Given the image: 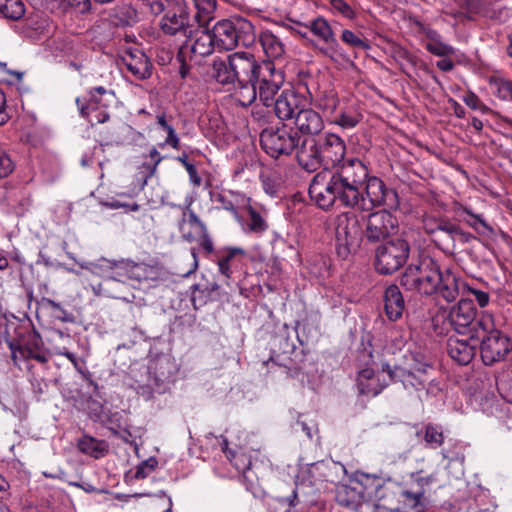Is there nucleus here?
<instances>
[{"instance_id": "obj_9", "label": "nucleus", "mask_w": 512, "mask_h": 512, "mask_svg": "<svg viewBox=\"0 0 512 512\" xmlns=\"http://www.w3.org/2000/svg\"><path fill=\"white\" fill-rule=\"evenodd\" d=\"M385 206L393 209L398 206V195L395 190L386 187L376 176L367 177L363 188L359 189L358 199L351 203L352 209L371 211L375 207Z\"/></svg>"}, {"instance_id": "obj_29", "label": "nucleus", "mask_w": 512, "mask_h": 512, "mask_svg": "<svg viewBox=\"0 0 512 512\" xmlns=\"http://www.w3.org/2000/svg\"><path fill=\"white\" fill-rule=\"evenodd\" d=\"M298 131L306 135H318L324 128L321 115L311 108H302L294 118Z\"/></svg>"}, {"instance_id": "obj_4", "label": "nucleus", "mask_w": 512, "mask_h": 512, "mask_svg": "<svg viewBox=\"0 0 512 512\" xmlns=\"http://www.w3.org/2000/svg\"><path fill=\"white\" fill-rule=\"evenodd\" d=\"M431 365L425 357L418 353L407 351L402 359L394 366L385 363L382 371L387 372L393 383H399L408 394H417L426 390L429 382Z\"/></svg>"}, {"instance_id": "obj_60", "label": "nucleus", "mask_w": 512, "mask_h": 512, "mask_svg": "<svg viewBox=\"0 0 512 512\" xmlns=\"http://www.w3.org/2000/svg\"><path fill=\"white\" fill-rule=\"evenodd\" d=\"M109 109L110 107H103L102 105H100V107L94 112L93 116L89 117L87 121L92 126L107 122L110 118Z\"/></svg>"}, {"instance_id": "obj_22", "label": "nucleus", "mask_w": 512, "mask_h": 512, "mask_svg": "<svg viewBox=\"0 0 512 512\" xmlns=\"http://www.w3.org/2000/svg\"><path fill=\"white\" fill-rule=\"evenodd\" d=\"M247 252L241 247L225 246L215 252L218 272L226 280L231 279L234 271L238 270L246 258Z\"/></svg>"}, {"instance_id": "obj_30", "label": "nucleus", "mask_w": 512, "mask_h": 512, "mask_svg": "<svg viewBox=\"0 0 512 512\" xmlns=\"http://www.w3.org/2000/svg\"><path fill=\"white\" fill-rule=\"evenodd\" d=\"M387 386L385 381L371 368H365L358 372L357 388L361 395L375 397Z\"/></svg>"}, {"instance_id": "obj_46", "label": "nucleus", "mask_w": 512, "mask_h": 512, "mask_svg": "<svg viewBox=\"0 0 512 512\" xmlns=\"http://www.w3.org/2000/svg\"><path fill=\"white\" fill-rule=\"evenodd\" d=\"M424 440L431 448H438L444 442L443 431L440 426L427 424L425 426Z\"/></svg>"}, {"instance_id": "obj_43", "label": "nucleus", "mask_w": 512, "mask_h": 512, "mask_svg": "<svg viewBox=\"0 0 512 512\" xmlns=\"http://www.w3.org/2000/svg\"><path fill=\"white\" fill-rule=\"evenodd\" d=\"M458 5L465 11L469 20H474L476 16L482 15L486 10L485 0H456Z\"/></svg>"}, {"instance_id": "obj_55", "label": "nucleus", "mask_w": 512, "mask_h": 512, "mask_svg": "<svg viewBox=\"0 0 512 512\" xmlns=\"http://www.w3.org/2000/svg\"><path fill=\"white\" fill-rule=\"evenodd\" d=\"M126 269L128 280H138L145 278L146 267L144 264L135 263L131 260H126Z\"/></svg>"}, {"instance_id": "obj_20", "label": "nucleus", "mask_w": 512, "mask_h": 512, "mask_svg": "<svg viewBox=\"0 0 512 512\" xmlns=\"http://www.w3.org/2000/svg\"><path fill=\"white\" fill-rule=\"evenodd\" d=\"M115 98V93L112 90H107L103 86H97L90 88L87 91V96L77 97L75 103L80 116L87 120L93 116L100 105L111 107L115 102Z\"/></svg>"}, {"instance_id": "obj_38", "label": "nucleus", "mask_w": 512, "mask_h": 512, "mask_svg": "<svg viewBox=\"0 0 512 512\" xmlns=\"http://www.w3.org/2000/svg\"><path fill=\"white\" fill-rule=\"evenodd\" d=\"M383 488L384 489L380 492V494H383V500L381 502H376L375 505L377 507H383L390 512H402L399 506H392L393 501L400 490L399 484L393 482L391 479H383Z\"/></svg>"}, {"instance_id": "obj_64", "label": "nucleus", "mask_w": 512, "mask_h": 512, "mask_svg": "<svg viewBox=\"0 0 512 512\" xmlns=\"http://www.w3.org/2000/svg\"><path fill=\"white\" fill-rule=\"evenodd\" d=\"M163 130L167 133L164 144L169 145L174 149H178L180 146V139L173 126L169 123Z\"/></svg>"}, {"instance_id": "obj_1", "label": "nucleus", "mask_w": 512, "mask_h": 512, "mask_svg": "<svg viewBox=\"0 0 512 512\" xmlns=\"http://www.w3.org/2000/svg\"><path fill=\"white\" fill-rule=\"evenodd\" d=\"M195 14L190 15L187 0H152L148 3L151 14L164 13L160 28L164 34L176 36L178 33H191L195 28H209L215 18L216 0H192Z\"/></svg>"}, {"instance_id": "obj_62", "label": "nucleus", "mask_w": 512, "mask_h": 512, "mask_svg": "<svg viewBox=\"0 0 512 512\" xmlns=\"http://www.w3.org/2000/svg\"><path fill=\"white\" fill-rule=\"evenodd\" d=\"M14 169V164L4 151L0 150V178L8 176Z\"/></svg>"}, {"instance_id": "obj_2", "label": "nucleus", "mask_w": 512, "mask_h": 512, "mask_svg": "<svg viewBox=\"0 0 512 512\" xmlns=\"http://www.w3.org/2000/svg\"><path fill=\"white\" fill-rule=\"evenodd\" d=\"M400 283L409 291L422 295L438 294L447 302H453L459 295L458 277L450 269L442 271L439 264L426 257L418 264L409 265Z\"/></svg>"}, {"instance_id": "obj_24", "label": "nucleus", "mask_w": 512, "mask_h": 512, "mask_svg": "<svg viewBox=\"0 0 512 512\" xmlns=\"http://www.w3.org/2000/svg\"><path fill=\"white\" fill-rule=\"evenodd\" d=\"M126 280H128L126 260L122 259L120 261H113L109 278L98 284V286L95 288V292L98 295L107 297L118 299L123 298L120 293L113 292L112 288L114 285H123Z\"/></svg>"}, {"instance_id": "obj_40", "label": "nucleus", "mask_w": 512, "mask_h": 512, "mask_svg": "<svg viewBox=\"0 0 512 512\" xmlns=\"http://www.w3.org/2000/svg\"><path fill=\"white\" fill-rule=\"evenodd\" d=\"M338 104V96L333 90L322 91L316 98V106L327 114L334 113Z\"/></svg>"}, {"instance_id": "obj_53", "label": "nucleus", "mask_w": 512, "mask_h": 512, "mask_svg": "<svg viewBox=\"0 0 512 512\" xmlns=\"http://www.w3.org/2000/svg\"><path fill=\"white\" fill-rule=\"evenodd\" d=\"M361 116L358 113L341 112L337 115L333 122L343 129H352L360 122Z\"/></svg>"}, {"instance_id": "obj_31", "label": "nucleus", "mask_w": 512, "mask_h": 512, "mask_svg": "<svg viewBox=\"0 0 512 512\" xmlns=\"http://www.w3.org/2000/svg\"><path fill=\"white\" fill-rule=\"evenodd\" d=\"M122 61L137 79L144 80L152 74V64L142 51L128 52L122 57Z\"/></svg>"}, {"instance_id": "obj_3", "label": "nucleus", "mask_w": 512, "mask_h": 512, "mask_svg": "<svg viewBox=\"0 0 512 512\" xmlns=\"http://www.w3.org/2000/svg\"><path fill=\"white\" fill-rule=\"evenodd\" d=\"M297 161L307 172L333 171L346 159V144L334 134L325 133L317 137H307L302 140L297 149Z\"/></svg>"}, {"instance_id": "obj_35", "label": "nucleus", "mask_w": 512, "mask_h": 512, "mask_svg": "<svg viewBox=\"0 0 512 512\" xmlns=\"http://www.w3.org/2000/svg\"><path fill=\"white\" fill-rule=\"evenodd\" d=\"M336 501L339 505L357 511L364 503L361 490L355 486L341 484L336 488Z\"/></svg>"}, {"instance_id": "obj_36", "label": "nucleus", "mask_w": 512, "mask_h": 512, "mask_svg": "<svg viewBox=\"0 0 512 512\" xmlns=\"http://www.w3.org/2000/svg\"><path fill=\"white\" fill-rule=\"evenodd\" d=\"M259 41L266 54L271 60L281 59L285 54V45L281 39L270 30L262 31Z\"/></svg>"}, {"instance_id": "obj_45", "label": "nucleus", "mask_w": 512, "mask_h": 512, "mask_svg": "<svg viewBox=\"0 0 512 512\" xmlns=\"http://www.w3.org/2000/svg\"><path fill=\"white\" fill-rule=\"evenodd\" d=\"M447 217L424 215L422 219L424 231L432 237V241L435 242L438 233L440 232L442 225L444 224Z\"/></svg>"}, {"instance_id": "obj_13", "label": "nucleus", "mask_w": 512, "mask_h": 512, "mask_svg": "<svg viewBox=\"0 0 512 512\" xmlns=\"http://www.w3.org/2000/svg\"><path fill=\"white\" fill-rule=\"evenodd\" d=\"M300 144L297 131L286 126L268 127L260 133V145L272 158L290 155Z\"/></svg>"}, {"instance_id": "obj_33", "label": "nucleus", "mask_w": 512, "mask_h": 512, "mask_svg": "<svg viewBox=\"0 0 512 512\" xmlns=\"http://www.w3.org/2000/svg\"><path fill=\"white\" fill-rule=\"evenodd\" d=\"M227 440H224L223 450L226 453L227 458L235 469L242 474V478L250 486H253L257 480V476L251 471V459L250 457L241 451H231L227 449Z\"/></svg>"}, {"instance_id": "obj_16", "label": "nucleus", "mask_w": 512, "mask_h": 512, "mask_svg": "<svg viewBox=\"0 0 512 512\" xmlns=\"http://www.w3.org/2000/svg\"><path fill=\"white\" fill-rule=\"evenodd\" d=\"M305 27L325 44L324 47L319 49L324 56L335 62L348 60L346 53L338 43L335 33L327 19L322 16H318L305 24Z\"/></svg>"}, {"instance_id": "obj_5", "label": "nucleus", "mask_w": 512, "mask_h": 512, "mask_svg": "<svg viewBox=\"0 0 512 512\" xmlns=\"http://www.w3.org/2000/svg\"><path fill=\"white\" fill-rule=\"evenodd\" d=\"M253 55L245 52L233 53L227 57H215L207 69V76L228 89L235 83L249 80L248 73L252 72Z\"/></svg>"}, {"instance_id": "obj_48", "label": "nucleus", "mask_w": 512, "mask_h": 512, "mask_svg": "<svg viewBox=\"0 0 512 512\" xmlns=\"http://www.w3.org/2000/svg\"><path fill=\"white\" fill-rule=\"evenodd\" d=\"M248 212L250 216L249 223L247 224L248 230L256 234L265 232L268 229V225L260 213L251 206L248 207Z\"/></svg>"}, {"instance_id": "obj_23", "label": "nucleus", "mask_w": 512, "mask_h": 512, "mask_svg": "<svg viewBox=\"0 0 512 512\" xmlns=\"http://www.w3.org/2000/svg\"><path fill=\"white\" fill-rule=\"evenodd\" d=\"M172 207L181 210V219L178 222V229L181 237L187 242H193L197 239V235L205 233L207 226L198 217V215L191 209L190 205L181 206L171 204Z\"/></svg>"}, {"instance_id": "obj_14", "label": "nucleus", "mask_w": 512, "mask_h": 512, "mask_svg": "<svg viewBox=\"0 0 512 512\" xmlns=\"http://www.w3.org/2000/svg\"><path fill=\"white\" fill-rule=\"evenodd\" d=\"M184 41L179 47L178 59L199 63L216 48L209 28H195L191 33H178Z\"/></svg>"}, {"instance_id": "obj_44", "label": "nucleus", "mask_w": 512, "mask_h": 512, "mask_svg": "<svg viewBox=\"0 0 512 512\" xmlns=\"http://www.w3.org/2000/svg\"><path fill=\"white\" fill-rule=\"evenodd\" d=\"M238 84V91H237V97L240 105L242 106H249L251 105L258 97L257 90L255 88V85H253L252 82H246V83H237Z\"/></svg>"}, {"instance_id": "obj_47", "label": "nucleus", "mask_w": 512, "mask_h": 512, "mask_svg": "<svg viewBox=\"0 0 512 512\" xmlns=\"http://www.w3.org/2000/svg\"><path fill=\"white\" fill-rule=\"evenodd\" d=\"M191 288L193 290L192 295H191V301H192L194 307H196L198 298H201L202 295L205 297L211 295L213 292H215L219 289V285L215 281H212V282L206 281L205 283H197V284L193 285Z\"/></svg>"}, {"instance_id": "obj_17", "label": "nucleus", "mask_w": 512, "mask_h": 512, "mask_svg": "<svg viewBox=\"0 0 512 512\" xmlns=\"http://www.w3.org/2000/svg\"><path fill=\"white\" fill-rule=\"evenodd\" d=\"M398 220L386 209L370 213L365 221L363 238L369 243H377L386 240L396 234Z\"/></svg>"}, {"instance_id": "obj_59", "label": "nucleus", "mask_w": 512, "mask_h": 512, "mask_svg": "<svg viewBox=\"0 0 512 512\" xmlns=\"http://www.w3.org/2000/svg\"><path fill=\"white\" fill-rule=\"evenodd\" d=\"M463 102L473 110H477L482 113H487L489 111V108L480 100L476 94L472 92H469L463 96Z\"/></svg>"}, {"instance_id": "obj_18", "label": "nucleus", "mask_w": 512, "mask_h": 512, "mask_svg": "<svg viewBox=\"0 0 512 512\" xmlns=\"http://www.w3.org/2000/svg\"><path fill=\"white\" fill-rule=\"evenodd\" d=\"M447 319L457 333L467 334L470 339H474L478 330L479 316L472 300L461 299L451 307Z\"/></svg>"}, {"instance_id": "obj_21", "label": "nucleus", "mask_w": 512, "mask_h": 512, "mask_svg": "<svg viewBox=\"0 0 512 512\" xmlns=\"http://www.w3.org/2000/svg\"><path fill=\"white\" fill-rule=\"evenodd\" d=\"M175 366L168 356H161L154 360L148 368L151 392L163 393L166 385L174 375Z\"/></svg>"}, {"instance_id": "obj_15", "label": "nucleus", "mask_w": 512, "mask_h": 512, "mask_svg": "<svg viewBox=\"0 0 512 512\" xmlns=\"http://www.w3.org/2000/svg\"><path fill=\"white\" fill-rule=\"evenodd\" d=\"M410 254L409 243L402 238L387 241L376 249L375 267L384 275L398 271L407 262Z\"/></svg>"}, {"instance_id": "obj_54", "label": "nucleus", "mask_w": 512, "mask_h": 512, "mask_svg": "<svg viewBox=\"0 0 512 512\" xmlns=\"http://www.w3.org/2000/svg\"><path fill=\"white\" fill-rule=\"evenodd\" d=\"M398 494L408 502L411 508H416L421 504L422 498L424 497L425 494V490L418 489L416 491H409L400 488Z\"/></svg>"}, {"instance_id": "obj_6", "label": "nucleus", "mask_w": 512, "mask_h": 512, "mask_svg": "<svg viewBox=\"0 0 512 512\" xmlns=\"http://www.w3.org/2000/svg\"><path fill=\"white\" fill-rule=\"evenodd\" d=\"M478 330L473 340L481 338L480 352L485 365L502 361L512 349L510 339L495 328L493 316L479 315Z\"/></svg>"}, {"instance_id": "obj_57", "label": "nucleus", "mask_w": 512, "mask_h": 512, "mask_svg": "<svg viewBox=\"0 0 512 512\" xmlns=\"http://www.w3.org/2000/svg\"><path fill=\"white\" fill-rule=\"evenodd\" d=\"M157 460L153 457L141 462L135 472V478L144 479L149 476L157 467Z\"/></svg>"}, {"instance_id": "obj_41", "label": "nucleus", "mask_w": 512, "mask_h": 512, "mask_svg": "<svg viewBox=\"0 0 512 512\" xmlns=\"http://www.w3.org/2000/svg\"><path fill=\"white\" fill-rule=\"evenodd\" d=\"M216 201L221 204V207L230 213L236 218L239 219V202H244L245 198L239 194L229 192V195L219 194L216 198Z\"/></svg>"}, {"instance_id": "obj_51", "label": "nucleus", "mask_w": 512, "mask_h": 512, "mask_svg": "<svg viewBox=\"0 0 512 512\" xmlns=\"http://www.w3.org/2000/svg\"><path fill=\"white\" fill-rule=\"evenodd\" d=\"M39 342H40V339L37 337H34L32 343H28L23 348L22 353L27 358L34 359L39 363H45L48 361V358L43 351L39 350V348H38Z\"/></svg>"}, {"instance_id": "obj_42", "label": "nucleus", "mask_w": 512, "mask_h": 512, "mask_svg": "<svg viewBox=\"0 0 512 512\" xmlns=\"http://www.w3.org/2000/svg\"><path fill=\"white\" fill-rule=\"evenodd\" d=\"M112 264H113V261L103 258L97 262H92V261L83 262L80 264V266H81V268L102 277L103 281H104L109 278Z\"/></svg>"}, {"instance_id": "obj_19", "label": "nucleus", "mask_w": 512, "mask_h": 512, "mask_svg": "<svg viewBox=\"0 0 512 512\" xmlns=\"http://www.w3.org/2000/svg\"><path fill=\"white\" fill-rule=\"evenodd\" d=\"M476 239V236L446 218L434 244L446 255H455L460 246L469 244Z\"/></svg>"}, {"instance_id": "obj_10", "label": "nucleus", "mask_w": 512, "mask_h": 512, "mask_svg": "<svg viewBox=\"0 0 512 512\" xmlns=\"http://www.w3.org/2000/svg\"><path fill=\"white\" fill-rule=\"evenodd\" d=\"M252 72L248 73L249 80L252 82L258 93V98L266 107L272 106L274 98L284 83V75L277 70L272 62L258 64L253 57Z\"/></svg>"}, {"instance_id": "obj_27", "label": "nucleus", "mask_w": 512, "mask_h": 512, "mask_svg": "<svg viewBox=\"0 0 512 512\" xmlns=\"http://www.w3.org/2000/svg\"><path fill=\"white\" fill-rule=\"evenodd\" d=\"M383 301L385 314L390 321H397L403 316L406 303L397 285L392 284L385 289Z\"/></svg>"}, {"instance_id": "obj_39", "label": "nucleus", "mask_w": 512, "mask_h": 512, "mask_svg": "<svg viewBox=\"0 0 512 512\" xmlns=\"http://www.w3.org/2000/svg\"><path fill=\"white\" fill-rule=\"evenodd\" d=\"M25 11L22 0H0V14L6 19L20 20L25 15Z\"/></svg>"}, {"instance_id": "obj_32", "label": "nucleus", "mask_w": 512, "mask_h": 512, "mask_svg": "<svg viewBox=\"0 0 512 512\" xmlns=\"http://www.w3.org/2000/svg\"><path fill=\"white\" fill-rule=\"evenodd\" d=\"M448 355L460 365H467L476 353V344H471L467 339L450 337L447 340Z\"/></svg>"}, {"instance_id": "obj_63", "label": "nucleus", "mask_w": 512, "mask_h": 512, "mask_svg": "<svg viewBox=\"0 0 512 512\" xmlns=\"http://www.w3.org/2000/svg\"><path fill=\"white\" fill-rule=\"evenodd\" d=\"M199 238L200 246L206 254H212L215 256L216 250L214 249L213 241L208 233V229L205 230V233H200L197 235Z\"/></svg>"}, {"instance_id": "obj_52", "label": "nucleus", "mask_w": 512, "mask_h": 512, "mask_svg": "<svg viewBox=\"0 0 512 512\" xmlns=\"http://www.w3.org/2000/svg\"><path fill=\"white\" fill-rule=\"evenodd\" d=\"M341 40L345 44H347L353 48H358L361 50H369L370 49V44L367 41L363 40L356 33H354L351 30H348V29H344L342 31Z\"/></svg>"}, {"instance_id": "obj_61", "label": "nucleus", "mask_w": 512, "mask_h": 512, "mask_svg": "<svg viewBox=\"0 0 512 512\" xmlns=\"http://www.w3.org/2000/svg\"><path fill=\"white\" fill-rule=\"evenodd\" d=\"M65 4L80 14L88 13L91 10V0H64Z\"/></svg>"}, {"instance_id": "obj_12", "label": "nucleus", "mask_w": 512, "mask_h": 512, "mask_svg": "<svg viewBox=\"0 0 512 512\" xmlns=\"http://www.w3.org/2000/svg\"><path fill=\"white\" fill-rule=\"evenodd\" d=\"M335 236L337 253L340 257L346 258L351 252L357 250L363 238V231L354 211H346L337 215Z\"/></svg>"}, {"instance_id": "obj_26", "label": "nucleus", "mask_w": 512, "mask_h": 512, "mask_svg": "<svg viewBox=\"0 0 512 512\" xmlns=\"http://www.w3.org/2000/svg\"><path fill=\"white\" fill-rule=\"evenodd\" d=\"M383 479L380 476L358 473L354 480L361 490L364 502H381L383 500V494H380L383 490Z\"/></svg>"}, {"instance_id": "obj_28", "label": "nucleus", "mask_w": 512, "mask_h": 512, "mask_svg": "<svg viewBox=\"0 0 512 512\" xmlns=\"http://www.w3.org/2000/svg\"><path fill=\"white\" fill-rule=\"evenodd\" d=\"M300 98L290 90H284L280 96L273 101L275 115L280 120L294 119L300 111Z\"/></svg>"}, {"instance_id": "obj_37", "label": "nucleus", "mask_w": 512, "mask_h": 512, "mask_svg": "<svg viewBox=\"0 0 512 512\" xmlns=\"http://www.w3.org/2000/svg\"><path fill=\"white\" fill-rule=\"evenodd\" d=\"M78 449L95 459L104 457L109 450L108 443L104 440H99L94 437L84 435L77 443Z\"/></svg>"}, {"instance_id": "obj_50", "label": "nucleus", "mask_w": 512, "mask_h": 512, "mask_svg": "<svg viewBox=\"0 0 512 512\" xmlns=\"http://www.w3.org/2000/svg\"><path fill=\"white\" fill-rule=\"evenodd\" d=\"M425 48L428 52L438 57L454 55L456 52L454 47L443 42L442 39H439L432 43H425Z\"/></svg>"}, {"instance_id": "obj_11", "label": "nucleus", "mask_w": 512, "mask_h": 512, "mask_svg": "<svg viewBox=\"0 0 512 512\" xmlns=\"http://www.w3.org/2000/svg\"><path fill=\"white\" fill-rule=\"evenodd\" d=\"M331 172L353 202L358 199L359 189L363 188L370 173L368 165L357 157L346 158Z\"/></svg>"}, {"instance_id": "obj_34", "label": "nucleus", "mask_w": 512, "mask_h": 512, "mask_svg": "<svg viewBox=\"0 0 512 512\" xmlns=\"http://www.w3.org/2000/svg\"><path fill=\"white\" fill-rule=\"evenodd\" d=\"M455 212L458 215H461V213L466 214L467 218H463V222L476 233L487 237L494 235L495 231L493 227L486 221L482 214H475L469 207L461 204H457Z\"/></svg>"}, {"instance_id": "obj_58", "label": "nucleus", "mask_w": 512, "mask_h": 512, "mask_svg": "<svg viewBox=\"0 0 512 512\" xmlns=\"http://www.w3.org/2000/svg\"><path fill=\"white\" fill-rule=\"evenodd\" d=\"M441 454L443 459H446L448 461V466L451 465L453 462H457L460 465H463L465 460L462 447L459 445H455L453 450L443 449L441 451Z\"/></svg>"}, {"instance_id": "obj_7", "label": "nucleus", "mask_w": 512, "mask_h": 512, "mask_svg": "<svg viewBox=\"0 0 512 512\" xmlns=\"http://www.w3.org/2000/svg\"><path fill=\"white\" fill-rule=\"evenodd\" d=\"M310 198L318 207L328 210L335 203L351 208L352 199L337 181L331 171L317 173L309 186Z\"/></svg>"}, {"instance_id": "obj_25", "label": "nucleus", "mask_w": 512, "mask_h": 512, "mask_svg": "<svg viewBox=\"0 0 512 512\" xmlns=\"http://www.w3.org/2000/svg\"><path fill=\"white\" fill-rule=\"evenodd\" d=\"M383 479L380 476L358 473L354 480L361 490L364 502H381L383 500V494H380L383 490Z\"/></svg>"}, {"instance_id": "obj_49", "label": "nucleus", "mask_w": 512, "mask_h": 512, "mask_svg": "<svg viewBox=\"0 0 512 512\" xmlns=\"http://www.w3.org/2000/svg\"><path fill=\"white\" fill-rule=\"evenodd\" d=\"M329 5L333 14L349 20L356 18L355 10L345 0H329Z\"/></svg>"}, {"instance_id": "obj_56", "label": "nucleus", "mask_w": 512, "mask_h": 512, "mask_svg": "<svg viewBox=\"0 0 512 512\" xmlns=\"http://www.w3.org/2000/svg\"><path fill=\"white\" fill-rule=\"evenodd\" d=\"M496 94L499 98L512 101V81L506 79H499L494 83Z\"/></svg>"}, {"instance_id": "obj_8", "label": "nucleus", "mask_w": 512, "mask_h": 512, "mask_svg": "<svg viewBox=\"0 0 512 512\" xmlns=\"http://www.w3.org/2000/svg\"><path fill=\"white\" fill-rule=\"evenodd\" d=\"M210 34L216 48L227 51L239 44L249 46L255 40L254 26L247 20L222 19L213 25Z\"/></svg>"}]
</instances>
